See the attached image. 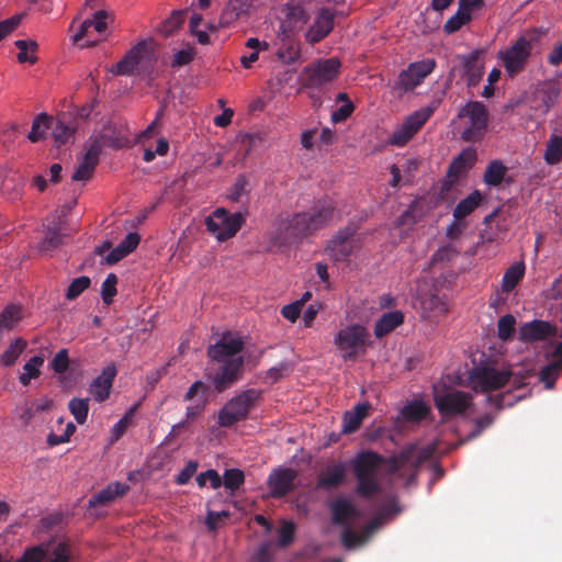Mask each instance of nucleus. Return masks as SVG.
I'll return each mask as SVG.
<instances>
[{"label": "nucleus", "mask_w": 562, "mask_h": 562, "mask_svg": "<svg viewBox=\"0 0 562 562\" xmlns=\"http://www.w3.org/2000/svg\"><path fill=\"white\" fill-rule=\"evenodd\" d=\"M22 318V308L19 305L10 304L0 313V329L13 328Z\"/></svg>", "instance_id": "36"}, {"label": "nucleus", "mask_w": 562, "mask_h": 562, "mask_svg": "<svg viewBox=\"0 0 562 562\" xmlns=\"http://www.w3.org/2000/svg\"><path fill=\"white\" fill-rule=\"evenodd\" d=\"M404 323V314L401 311H392L382 314L374 326V335L382 338L392 333L396 327Z\"/></svg>", "instance_id": "28"}, {"label": "nucleus", "mask_w": 562, "mask_h": 562, "mask_svg": "<svg viewBox=\"0 0 562 562\" xmlns=\"http://www.w3.org/2000/svg\"><path fill=\"white\" fill-rule=\"evenodd\" d=\"M22 15L15 14L0 22V42L20 25Z\"/></svg>", "instance_id": "60"}, {"label": "nucleus", "mask_w": 562, "mask_h": 562, "mask_svg": "<svg viewBox=\"0 0 562 562\" xmlns=\"http://www.w3.org/2000/svg\"><path fill=\"white\" fill-rule=\"evenodd\" d=\"M195 52L194 48L192 47H189L187 49H180L175 54L171 66L181 67L188 65L193 60Z\"/></svg>", "instance_id": "61"}, {"label": "nucleus", "mask_w": 562, "mask_h": 562, "mask_svg": "<svg viewBox=\"0 0 562 562\" xmlns=\"http://www.w3.org/2000/svg\"><path fill=\"white\" fill-rule=\"evenodd\" d=\"M195 481L198 486L201 488L206 485V482H210L213 490H217L222 486V476L213 469H209L198 474Z\"/></svg>", "instance_id": "51"}, {"label": "nucleus", "mask_w": 562, "mask_h": 562, "mask_svg": "<svg viewBox=\"0 0 562 562\" xmlns=\"http://www.w3.org/2000/svg\"><path fill=\"white\" fill-rule=\"evenodd\" d=\"M69 363L68 350L63 348L54 356L49 366L55 373L63 374L68 370Z\"/></svg>", "instance_id": "54"}, {"label": "nucleus", "mask_w": 562, "mask_h": 562, "mask_svg": "<svg viewBox=\"0 0 562 562\" xmlns=\"http://www.w3.org/2000/svg\"><path fill=\"white\" fill-rule=\"evenodd\" d=\"M26 342L21 338L12 341L1 355V364L4 367L13 366L24 350Z\"/></svg>", "instance_id": "39"}, {"label": "nucleus", "mask_w": 562, "mask_h": 562, "mask_svg": "<svg viewBox=\"0 0 562 562\" xmlns=\"http://www.w3.org/2000/svg\"><path fill=\"white\" fill-rule=\"evenodd\" d=\"M294 524L285 521L279 529L278 541L281 547H288L294 539Z\"/></svg>", "instance_id": "58"}, {"label": "nucleus", "mask_w": 562, "mask_h": 562, "mask_svg": "<svg viewBox=\"0 0 562 562\" xmlns=\"http://www.w3.org/2000/svg\"><path fill=\"white\" fill-rule=\"evenodd\" d=\"M334 525L348 527L359 517V510L346 498H338L330 506Z\"/></svg>", "instance_id": "26"}, {"label": "nucleus", "mask_w": 562, "mask_h": 562, "mask_svg": "<svg viewBox=\"0 0 562 562\" xmlns=\"http://www.w3.org/2000/svg\"><path fill=\"white\" fill-rule=\"evenodd\" d=\"M116 373V367L111 362L103 368L100 375L93 379L89 386V393L97 402L101 403L109 398Z\"/></svg>", "instance_id": "19"}, {"label": "nucleus", "mask_w": 562, "mask_h": 562, "mask_svg": "<svg viewBox=\"0 0 562 562\" xmlns=\"http://www.w3.org/2000/svg\"><path fill=\"white\" fill-rule=\"evenodd\" d=\"M369 405L358 404L353 409L347 411L342 417L341 431L344 434L355 432L360 426L363 418L367 416Z\"/></svg>", "instance_id": "30"}, {"label": "nucleus", "mask_w": 562, "mask_h": 562, "mask_svg": "<svg viewBox=\"0 0 562 562\" xmlns=\"http://www.w3.org/2000/svg\"><path fill=\"white\" fill-rule=\"evenodd\" d=\"M245 222L244 213H229L225 209H217L205 220V225L216 239L223 241L234 237Z\"/></svg>", "instance_id": "6"}, {"label": "nucleus", "mask_w": 562, "mask_h": 562, "mask_svg": "<svg viewBox=\"0 0 562 562\" xmlns=\"http://www.w3.org/2000/svg\"><path fill=\"white\" fill-rule=\"evenodd\" d=\"M217 367L211 375L212 384L216 392L222 393L237 383L244 373V358L228 359L227 361H215Z\"/></svg>", "instance_id": "11"}, {"label": "nucleus", "mask_w": 562, "mask_h": 562, "mask_svg": "<svg viewBox=\"0 0 562 562\" xmlns=\"http://www.w3.org/2000/svg\"><path fill=\"white\" fill-rule=\"evenodd\" d=\"M434 401L438 412L445 418L462 415L473 404L472 395L459 390H449L442 394H435Z\"/></svg>", "instance_id": "10"}, {"label": "nucleus", "mask_w": 562, "mask_h": 562, "mask_svg": "<svg viewBox=\"0 0 562 562\" xmlns=\"http://www.w3.org/2000/svg\"><path fill=\"white\" fill-rule=\"evenodd\" d=\"M76 125L74 123L66 122L61 117H58L53 126V137L58 146L66 145L74 139Z\"/></svg>", "instance_id": "32"}, {"label": "nucleus", "mask_w": 562, "mask_h": 562, "mask_svg": "<svg viewBox=\"0 0 562 562\" xmlns=\"http://www.w3.org/2000/svg\"><path fill=\"white\" fill-rule=\"evenodd\" d=\"M561 369L562 360L559 358L558 361L549 363L540 370V380L546 383L547 387H551Z\"/></svg>", "instance_id": "52"}, {"label": "nucleus", "mask_w": 562, "mask_h": 562, "mask_svg": "<svg viewBox=\"0 0 562 562\" xmlns=\"http://www.w3.org/2000/svg\"><path fill=\"white\" fill-rule=\"evenodd\" d=\"M357 228L348 225L340 229L327 245V251L335 261H346L353 252L355 241L352 237Z\"/></svg>", "instance_id": "15"}, {"label": "nucleus", "mask_w": 562, "mask_h": 562, "mask_svg": "<svg viewBox=\"0 0 562 562\" xmlns=\"http://www.w3.org/2000/svg\"><path fill=\"white\" fill-rule=\"evenodd\" d=\"M458 251L451 245H445L440 247L430 259V263L436 266L440 262L451 261L454 257H457Z\"/></svg>", "instance_id": "56"}, {"label": "nucleus", "mask_w": 562, "mask_h": 562, "mask_svg": "<svg viewBox=\"0 0 562 562\" xmlns=\"http://www.w3.org/2000/svg\"><path fill=\"white\" fill-rule=\"evenodd\" d=\"M97 165H98L97 162H94L92 160H88V158H86V157H82V160L79 162L71 179L74 181L89 180L92 177Z\"/></svg>", "instance_id": "50"}, {"label": "nucleus", "mask_w": 562, "mask_h": 562, "mask_svg": "<svg viewBox=\"0 0 562 562\" xmlns=\"http://www.w3.org/2000/svg\"><path fill=\"white\" fill-rule=\"evenodd\" d=\"M69 209L70 206H65L60 210V213L53 215L52 221L46 226L45 237L41 244L42 250H54L63 244L64 217Z\"/></svg>", "instance_id": "22"}, {"label": "nucleus", "mask_w": 562, "mask_h": 562, "mask_svg": "<svg viewBox=\"0 0 562 562\" xmlns=\"http://www.w3.org/2000/svg\"><path fill=\"white\" fill-rule=\"evenodd\" d=\"M525 269V263L521 261L512 265L503 276L502 289L505 292L513 291L524 278Z\"/></svg>", "instance_id": "33"}, {"label": "nucleus", "mask_w": 562, "mask_h": 562, "mask_svg": "<svg viewBox=\"0 0 562 562\" xmlns=\"http://www.w3.org/2000/svg\"><path fill=\"white\" fill-rule=\"evenodd\" d=\"M483 201V196L479 190H474L467 198L462 199L453 209V217L461 221L469 216Z\"/></svg>", "instance_id": "31"}, {"label": "nucleus", "mask_w": 562, "mask_h": 562, "mask_svg": "<svg viewBox=\"0 0 562 562\" xmlns=\"http://www.w3.org/2000/svg\"><path fill=\"white\" fill-rule=\"evenodd\" d=\"M429 413V408L422 401H415L406 405L403 409L404 416L408 420L419 422L426 418Z\"/></svg>", "instance_id": "45"}, {"label": "nucleus", "mask_w": 562, "mask_h": 562, "mask_svg": "<svg viewBox=\"0 0 562 562\" xmlns=\"http://www.w3.org/2000/svg\"><path fill=\"white\" fill-rule=\"evenodd\" d=\"M346 471V465L342 462L326 465L318 474L316 487L325 491L338 487L345 480Z\"/></svg>", "instance_id": "24"}, {"label": "nucleus", "mask_w": 562, "mask_h": 562, "mask_svg": "<svg viewBox=\"0 0 562 562\" xmlns=\"http://www.w3.org/2000/svg\"><path fill=\"white\" fill-rule=\"evenodd\" d=\"M559 94L560 90L553 85H549L540 90V99L546 108V112L549 111L551 106H553Z\"/></svg>", "instance_id": "57"}, {"label": "nucleus", "mask_w": 562, "mask_h": 562, "mask_svg": "<svg viewBox=\"0 0 562 562\" xmlns=\"http://www.w3.org/2000/svg\"><path fill=\"white\" fill-rule=\"evenodd\" d=\"M136 406L132 407L124 417H122L112 428V440H119L125 432L130 418L134 414Z\"/></svg>", "instance_id": "62"}, {"label": "nucleus", "mask_w": 562, "mask_h": 562, "mask_svg": "<svg viewBox=\"0 0 562 562\" xmlns=\"http://www.w3.org/2000/svg\"><path fill=\"white\" fill-rule=\"evenodd\" d=\"M459 117H467L469 125L461 133L462 140L477 143L483 139L487 123L488 112L480 101H469L459 112Z\"/></svg>", "instance_id": "5"}, {"label": "nucleus", "mask_w": 562, "mask_h": 562, "mask_svg": "<svg viewBox=\"0 0 562 562\" xmlns=\"http://www.w3.org/2000/svg\"><path fill=\"white\" fill-rule=\"evenodd\" d=\"M243 350V339L233 333H225L214 345L209 346L207 356L212 361H227L244 358L240 355Z\"/></svg>", "instance_id": "14"}, {"label": "nucleus", "mask_w": 562, "mask_h": 562, "mask_svg": "<svg viewBox=\"0 0 562 562\" xmlns=\"http://www.w3.org/2000/svg\"><path fill=\"white\" fill-rule=\"evenodd\" d=\"M91 284V279L87 276H81L74 279L67 288L66 299L72 301L77 299L83 291Z\"/></svg>", "instance_id": "46"}, {"label": "nucleus", "mask_w": 562, "mask_h": 562, "mask_svg": "<svg viewBox=\"0 0 562 562\" xmlns=\"http://www.w3.org/2000/svg\"><path fill=\"white\" fill-rule=\"evenodd\" d=\"M50 406L52 400L49 398L33 401L23 408L22 413L19 416V419L22 423V425L27 426L33 420L37 413L44 412L48 409Z\"/></svg>", "instance_id": "34"}, {"label": "nucleus", "mask_w": 562, "mask_h": 562, "mask_svg": "<svg viewBox=\"0 0 562 562\" xmlns=\"http://www.w3.org/2000/svg\"><path fill=\"white\" fill-rule=\"evenodd\" d=\"M130 486L121 482H112L106 487L100 490L89 499V507H98L114 502L117 497L125 495Z\"/></svg>", "instance_id": "27"}, {"label": "nucleus", "mask_w": 562, "mask_h": 562, "mask_svg": "<svg viewBox=\"0 0 562 562\" xmlns=\"http://www.w3.org/2000/svg\"><path fill=\"white\" fill-rule=\"evenodd\" d=\"M483 49H474L467 55L459 56L463 69V76L467 79L468 87H475L483 77Z\"/></svg>", "instance_id": "18"}, {"label": "nucleus", "mask_w": 562, "mask_h": 562, "mask_svg": "<svg viewBox=\"0 0 562 562\" xmlns=\"http://www.w3.org/2000/svg\"><path fill=\"white\" fill-rule=\"evenodd\" d=\"M543 158L548 165H557L562 160V136L557 134L550 136Z\"/></svg>", "instance_id": "35"}, {"label": "nucleus", "mask_w": 562, "mask_h": 562, "mask_svg": "<svg viewBox=\"0 0 562 562\" xmlns=\"http://www.w3.org/2000/svg\"><path fill=\"white\" fill-rule=\"evenodd\" d=\"M531 54V42L526 37H519L510 47L499 50L498 57L509 77L521 72Z\"/></svg>", "instance_id": "9"}, {"label": "nucleus", "mask_w": 562, "mask_h": 562, "mask_svg": "<svg viewBox=\"0 0 562 562\" xmlns=\"http://www.w3.org/2000/svg\"><path fill=\"white\" fill-rule=\"evenodd\" d=\"M245 482V474L239 469H227L225 470L222 477V485L229 490L233 494L237 491Z\"/></svg>", "instance_id": "42"}, {"label": "nucleus", "mask_w": 562, "mask_h": 562, "mask_svg": "<svg viewBox=\"0 0 562 562\" xmlns=\"http://www.w3.org/2000/svg\"><path fill=\"white\" fill-rule=\"evenodd\" d=\"M251 7V0H228L221 12L218 25L232 26L238 19L247 15Z\"/></svg>", "instance_id": "25"}, {"label": "nucleus", "mask_w": 562, "mask_h": 562, "mask_svg": "<svg viewBox=\"0 0 562 562\" xmlns=\"http://www.w3.org/2000/svg\"><path fill=\"white\" fill-rule=\"evenodd\" d=\"M508 168L503 164V161L495 159L488 162L486 169L483 175V181L488 187H498L503 181L510 183L512 178H507Z\"/></svg>", "instance_id": "29"}, {"label": "nucleus", "mask_w": 562, "mask_h": 562, "mask_svg": "<svg viewBox=\"0 0 562 562\" xmlns=\"http://www.w3.org/2000/svg\"><path fill=\"white\" fill-rule=\"evenodd\" d=\"M297 472L291 468H279L268 477L270 494L274 498L283 497L295 488Z\"/></svg>", "instance_id": "16"}, {"label": "nucleus", "mask_w": 562, "mask_h": 562, "mask_svg": "<svg viewBox=\"0 0 562 562\" xmlns=\"http://www.w3.org/2000/svg\"><path fill=\"white\" fill-rule=\"evenodd\" d=\"M14 45L19 48L18 60L19 63L34 64L37 58L33 55H27V50L35 52L37 49V43L34 41L27 42L24 40L15 41Z\"/></svg>", "instance_id": "48"}, {"label": "nucleus", "mask_w": 562, "mask_h": 562, "mask_svg": "<svg viewBox=\"0 0 562 562\" xmlns=\"http://www.w3.org/2000/svg\"><path fill=\"white\" fill-rule=\"evenodd\" d=\"M184 16V11L172 12L171 15L164 22L161 32L166 36H170L176 30H178L183 24Z\"/></svg>", "instance_id": "53"}, {"label": "nucleus", "mask_w": 562, "mask_h": 562, "mask_svg": "<svg viewBox=\"0 0 562 562\" xmlns=\"http://www.w3.org/2000/svg\"><path fill=\"white\" fill-rule=\"evenodd\" d=\"M146 47L147 44L145 41L137 43L123 56L119 63L110 68V71L116 76L132 75L140 64Z\"/></svg>", "instance_id": "20"}, {"label": "nucleus", "mask_w": 562, "mask_h": 562, "mask_svg": "<svg viewBox=\"0 0 562 562\" xmlns=\"http://www.w3.org/2000/svg\"><path fill=\"white\" fill-rule=\"evenodd\" d=\"M476 150L473 147L464 148L451 161L447 177L451 182H456L460 177L464 176L476 161Z\"/></svg>", "instance_id": "23"}, {"label": "nucleus", "mask_w": 562, "mask_h": 562, "mask_svg": "<svg viewBox=\"0 0 562 562\" xmlns=\"http://www.w3.org/2000/svg\"><path fill=\"white\" fill-rule=\"evenodd\" d=\"M516 318L512 314H506L497 321V337L502 341L512 340L515 334Z\"/></svg>", "instance_id": "41"}, {"label": "nucleus", "mask_w": 562, "mask_h": 562, "mask_svg": "<svg viewBox=\"0 0 562 562\" xmlns=\"http://www.w3.org/2000/svg\"><path fill=\"white\" fill-rule=\"evenodd\" d=\"M335 204L331 200H319L311 212L294 213L280 217L271 240L279 247L301 243L305 237L327 226L334 217Z\"/></svg>", "instance_id": "2"}, {"label": "nucleus", "mask_w": 562, "mask_h": 562, "mask_svg": "<svg viewBox=\"0 0 562 562\" xmlns=\"http://www.w3.org/2000/svg\"><path fill=\"white\" fill-rule=\"evenodd\" d=\"M431 114L432 110L429 108L414 112L392 133L389 143L398 147L406 145Z\"/></svg>", "instance_id": "13"}, {"label": "nucleus", "mask_w": 562, "mask_h": 562, "mask_svg": "<svg viewBox=\"0 0 562 562\" xmlns=\"http://www.w3.org/2000/svg\"><path fill=\"white\" fill-rule=\"evenodd\" d=\"M334 20L335 12L329 8H322L305 34L306 42L316 44L323 41L333 31Z\"/></svg>", "instance_id": "17"}, {"label": "nucleus", "mask_w": 562, "mask_h": 562, "mask_svg": "<svg viewBox=\"0 0 562 562\" xmlns=\"http://www.w3.org/2000/svg\"><path fill=\"white\" fill-rule=\"evenodd\" d=\"M49 126H50V117L46 113L38 114L32 123V128L27 135V138L32 143H36V142L43 139L45 132L49 128Z\"/></svg>", "instance_id": "38"}, {"label": "nucleus", "mask_w": 562, "mask_h": 562, "mask_svg": "<svg viewBox=\"0 0 562 562\" xmlns=\"http://www.w3.org/2000/svg\"><path fill=\"white\" fill-rule=\"evenodd\" d=\"M510 378V370H498L492 367L475 368L470 374L473 390L481 393L502 389L509 382Z\"/></svg>", "instance_id": "8"}, {"label": "nucleus", "mask_w": 562, "mask_h": 562, "mask_svg": "<svg viewBox=\"0 0 562 562\" xmlns=\"http://www.w3.org/2000/svg\"><path fill=\"white\" fill-rule=\"evenodd\" d=\"M518 339L525 342L544 340L557 334V328L544 321H531L522 324L519 328Z\"/></svg>", "instance_id": "21"}, {"label": "nucleus", "mask_w": 562, "mask_h": 562, "mask_svg": "<svg viewBox=\"0 0 562 562\" xmlns=\"http://www.w3.org/2000/svg\"><path fill=\"white\" fill-rule=\"evenodd\" d=\"M471 14L465 13L464 11L458 8V11L446 21L443 25V31L447 34H453L457 31H459L463 25L468 24L471 21Z\"/></svg>", "instance_id": "43"}, {"label": "nucleus", "mask_w": 562, "mask_h": 562, "mask_svg": "<svg viewBox=\"0 0 562 562\" xmlns=\"http://www.w3.org/2000/svg\"><path fill=\"white\" fill-rule=\"evenodd\" d=\"M279 59L284 64H293L301 57V49L299 44H290L278 50Z\"/></svg>", "instance_id": "55"}, {"label": "nucleus", "mask_w": 562, "mask_h": 562, "mask_svg": "<svg viewBox=\"0 0 562 562\" xmlns=\"http://www.w3.org/2000/svg\"><path fill=\"white\" fill-rule=\"evenodd\" d=\"M199 468V463L195 460H190L186 467L179 472V474L176 477V483L178 485H184L187 484L191 477L195 474L196 470Z\"/></svg>", "instance_id": "59"}, {"label": "nucleus", "mask_w": 562, "mask_h": 562, "mask_svg": "<svg viewBox=\"0 0 562 562\" xmlns=\"http://www.w3.org/2000/svg\"><path fill=\"white\" fill-rule=\"evenodd\" d=\"M249 181L245 175H238L234 184L231 187L228 198L233 202H238L243 195L249 193Z\"/></svg>", "instance_id": "49"}, {"label": "nucleus", "mask_w": 562, "mask_h": 562, "mask_svg": "<svg viewBox=\"0 0 562 562\" xmlns=\"http://www.w3.org/2000/svg\"><path fill=\"white\" fill-rule=\"evenodd\" d=\"M370 334L359 324H352L338 330L334 344L345 361H356L360 353H364L369 345Z\"/></svg>", "instance_id": "4"}, {"label": "nucleus", "mask_w": 562, "mask_h": 562, "mask_svg": "<svg viewBox=\"0 0 562 562\" xmlns=\"http://www.w3.org/2000/svg\"><path fill=\"white\" fill-rule=\"evenodd\" d=\"M425 459L426 456L417 453L414 447L404 448L389 459L372 450L360 451L351 460L357 480L356 493L362 498H371L381 492L378 474L383 464H387L386 472L390 475L404 476L406 472H412L413 479Z\"/></svg>", "instance_id": "1"}, {"label": "nucleus", "mask_w": 562, "mask_h": 562, "mask_svg": "<svg viewBox=\"0 0 562 562\" xmlns=\"http://www.w3.org/2000/svg\"><path fill=\"white\" fill-rule=\"evenodd\" d=\"M109 144L104 135L90 137L87 150L83 157L88 158V160H92L99 164V158L102 153L103 145Z\"/></svg>", "instance_id": "44"}, {"label": "nucleus", "mask_w": 562, "mask_h": 562, "mask_svg": "<svg viewBox=\"0 0 562 562\" xmlns=\"http://www.w3.org/2000/svg\"><path fill=\"white\" fill-rule=\"evenodd\" d=\"M495 416L492 414H484L483 416L475 419V427L473 431L470 434V438L479 437L484 429L490 427L494 423Z\"/></svg>", "instance_id": "64"}, {"label": "nucleus", "mask_w": 562, "mask_h": 562, "mask_svg": "<svg viewBox=\"0 0 562 562\" xmlns=\"http://www.w3.org/2000/svg\"><path fill=\"white\" fill-rule=\"evenodd\" d=\"M435 67L436 61L434 59H423L409 64L408 67L398 75L394 83V89L405 92L414 90L434 71Z\"/></svg>", "instance_id": "12"}, {"label": "nucleus", "mask_w": 562, "mask_h": 562, "mask_svg": "<svg viewBox=\"0 0 562 562\" xmlns=\"http://www.w3.org/2000/svg\"><path fill=\"white\" fill-rule=\"evenodd\" d=\"M44 363L43 356L32 357L23 367L24 372L20 375L19 380L22 385L26 386L30 384L32 379L37 378L41 374V366Z\"/></svg>", "instance_id": "37"}, {"label": "nucleus", "mask_w": 562, "mask_h": 562, "mask_svg": "<svg viewBox=\"0 0 562 562\" xmlns=\"http://www.w3.org/2000/svg\"><path fill=\"white\" fill-rule=\"evenodd\" d=\"M46 555V551L42 546L32 547L23 553L19 559L21 562H42Z\"/></svg>", "instance_id": "63"}, {"label": "nucleus", "mask_w": 562, "mask_h": 562, "mask_svg": "<svg viewBox=\"0 0 562 562\" xmlns=\"http://www.w3.org/2000/svg\"><path fill=\"white\" fill-rule=\"evenodd\" d=\"M341 63L338 58L318 59L304 67L302 71L303 85L307 88H319L331 82L339 75Z\"/></svg>", "instance_id": "7"}, {"label": "nucleus", "mask_w": 562, "mask_h": 562, "mask_svg": "<svg viewBox=\"0 0 562 562\" xmlns=\"http://www.w3.org/2000/svg\"><path fill=\"white\" fill-rule=\"evenodd\" d=\"M117 277L114 273H109L101 285V296L104 304L110 305L117 293L116 290Z\"/></svg>", "instance_id": "47"}, {"label": "nucleus", "mask_w": 562, "mask_h": 562, "mask_svg": "<svg viewBox=\"0 0 562 562\" xmlns=\"http://www.w3.org/2000/svg\"><path fill=\"white\" fill-rule=\"evenodd\" d=\"M68 408L79 425L87 422L89 413V400L74 397L68 403Z\"/></svg>", "instance_id": "40"}, {"label": "nucleus", "mask_w": 562, "mask_h": 562, "mask_svg": "<svg viewBox=\"0 0 562 562\" xmlns=\"http://www.w3.org/2000/svg\"><path fill=\"white\" fill-rule=\"evenodd\" d=\"M260 400L261 391L256 389H248L233 396L218 412V425L228 428L246 420Z\"/></svg>", "instance_id": "3"}]
</instances>
